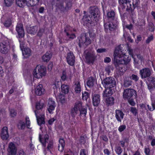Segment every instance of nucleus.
<instances>
[{
	"instance_id": "1",
	"label": "nucleus",
	"mask_w": 155,
	"mask_h": 155,
	"mask_svg": "<svg viewBox=\"0 0 155 155\" xmlns=\"http://www.w3.org/2000/svg\"><path fill=\"white\" fill-rule=\"evenodd\" d=\"M123 50L121 51L120 49V47L117 48L114 53V64L117 67L118 66L119 69V74H122V73L126 71L125 68H122L123 64L128 63L130 61L131 57L134 58L132 55V50L130 48H128L127 51H125Z\"/></svg>"
},
{
	"instance_id": "2",
	"label": "nucleus",
	"mask_w": 155,
	"mask_h": 155,
	"mask_svg": "<svg viewBox=\"0 0 155 155\" xmlns=\"http://www.w3.org/2000/svg\"><path fill=\"white\" fill-rule=\"evenodd\" d=\"M61 84V82L59 79L56 78L52 85L54 89V93L55 94L57 99L62 104L65 103L64 96L68 94L69 91L68 86L63 84L61 86V92L59 95L57 93V90L58 91V87Z\"/></svg>"
},
{
	"instance_id": "3",
	"label": "nucleus",
	"mask_w": 155,
	"mask_h": 155,
	"mask_svg": "<svg viewBox=\"0 0 155 155\" xmlns=\"http://www.w3.org/2000/svg\"><path fill=\"white\" fill-rule=\"evenodd\" d=\"M78 110L80 111V116L81 118L85 119L87 114V109L82 108L81 103H78L75 104L74 107L71 110V114L72 116H75Z\"/></svg>"
},
{
	"instance_id": "4",
	"label": "nucleus",
	"mask_w": 155,
	"mask_h": 155,
	"mask_svg": "<svg viewBox=\"0 0 155 155\" xmlns=\"http://www.w3.org/2000/svg\"><path fill=\"white\" fill-rule=\"evenodd\" d=\"M39 140L43 146H45L47 145V149L50 150L53 148V141L49 139V136L47 134L42 133L40 134Z\"/></svg>"
},
{
	"instance_id": "5",
	"label": "nucleus",
	"mask_w": 155,
	"mask_h": 155,
	"mask_svg": "<svg viewBox=\"0 0 155 155\" xmlns=\"http://www.w3.org/2000/svg\"><path fill=\"white\" fill-rule=\"evenodd\" d=\"M40 0H16L17 5L20 7H23L25 5L28 7H32L38 4Z\"/></svg>"
},
{
	"instance_id": "6",
	"label": "nucleus",
	"mask_w": 155,
	"mask_h": 155,
	"mask_svg": "<svg viewBox=\"0 0 155 155\" xmlns=\"http://www.w3.org/2000/svg\"><path fill=\"white\" fill-rule=\"evenodd\" d=\"M16 31L18 33V38L19 43L24 41L25 33L22 24L20 23L18 24L16 28Z\"/></svg>"
},
{
	"instance_id": "7",
	"label": "nucleus",
	"mask_w": 155,
	"mask_h": 155,
	"mask_svg": "<svg viewBox=\"0 0 155 155\" xmlns=\"http://www.w3.org/2000/svg\"><path fill=\"white\" fill-rule=\"evenodd\" d=\"M102 84L105 88L112 87L115 85V81L114 78H107L103 81Z\"/></svg>"
},
{
	"instance_id": "8",
	"label": "nucleus",
	"mask_w": 155,
	"mask_h": 155,
	"mask_svg": "<svg viewBox=\"0 0 155 155\" xmlns=\"http://www.w3.org/2000/svg\"><path fill=\"white\" fill-rule=\"evenodd\" d=\"M25 122L23 120H20L18 122L17 126L19 129H23L25 128L26 126L28 127L30 126L31 122L28 116H25Z\"/></svg>"
},
{
	"instance_id": "9",
	"label": "nucleus",
	"mask_w": 155,
	"mask_h": 155,
	"mask_svg": "<svg viewBox=\"0 0 155 155\" xmlns=\"http://www.w3.org/2000/svg\"><path fill=\"white\" fill-rule=\"evenodd\" d=\"M25 47L24 41H22L20 43V48L22 51L23 55L25 58H27L31 54V51L29 48Z\"/></svg>"
},
{
	"instance_id": "10",
	"label": "nucleus",
	"mask_w": 155,
	"mask_h": 155,
	"mask_svg": "<svg viewBox=\"0 0 155 155\" xmlns=\"http://www.w3.org/2000/svg\"><path fill=\"white\" fill-rule=\"evenodd\" d=\"M37 118V122L39 125L41 126L44 124L45 121V114L44 112H42L41 113L38 114V111H35Z\"/></svg>"
},
{
	"instance_id": "11",
	"label": "nucleus",
	"mask_w": 155,
	"mask_h": 155,
	"mask_svg": "<svg viewBox=\"0 0 155 155\" xmlns=\"http://www.w3.org/2000/svg\"><path fill=\"white\" fill-rule=\"evenodd\" d=\"M136 92L133 89L125 90L123 94V97L125 98L129 99L132 97H136Z\"/></svg>"
},
{
	"instance_id": "12",
	"label": "nucleus",
	"mask_w": 155,
	"mask_h": 155,
	"mask_svg": "<svg viewBox=\"0 0 155 155\" xmlns=\"http://www.w3.org/2000/svg\"><path fill=\"white\" fill-rule=\"evenodd\" d=\"M10 47L8 41L0 43V51L3 53H7L9 50Z\"/></svg>"
},
{
	"instance_id": "13",
	"label": "nucleus",
	"mask_w": 155,
	"mask_h": 155,
	"mask_svg": "<svg viewBox=\"0 0 155 155\" xmlns=\"http://www.w3.org/2000/svg\"><path fill=\"white\" fill-rule=\"evenodd\" d=\"M56 106L54 100L52 98L49 99L47 105V110L50 114H52Z\"/></svg>"
},
{
	"instance_id": "14",
	"label": "nucleus",
	"mask_w": 155,
	"mask_h": 155,
	"mask_svg": "<svg viewBox=\"0 0 155 155\" xmlns=\"http://www.w3.org/2000/svg\"><path fill=\"white\" fill-rule=\"evenodd\" d=\"M35 92L37 95L41 96L45 93V90L43 87V85L40 84L36 86Z\"/></svg>"
},
{
	"instance_id": "15",
	"label": "nucleus",
	"mask_w": 155,
	"mask_h": 155,
	"mask_svg": "<svg viewBox=\"0 0 155 155\" xmlns=\"http://www.w3.org/2000/svg\"><path fill=\"white\" fill-rule=\"evenodd\" d=\"M1 137L3 140H6L9 138V134L8 129L7 127H4L2 129L1 133Z\"/></svg>"
},
{
	"instance_id": "16",
	"label": "nucleus",
	"mask_w": 155,
	"mask_h": 155,
	"mask_svg": "<svg viewBox=\"0 0 155 155\" xmlns=\"http://www.w3.org/2000/svg\"><path fill=\"white\" fill-rule=\"evenodd\" d=\"M67 60L68 64L71 66H73L75 62V58L72 53H68L67 57Z\"/></svg>"
},
{
	"instance_id": "17",
	"label": "nucleus",
	"mask_w": 155,
	"mask_h": 155,
	"mask_svg": "<svg viewBox=\"0 0 155 155\" xmlns=\"http://www.w3.org/2000/svg\"><path fill=\"white\" fill-rule=\"evenodd\" d=\"M8 150L9 155H15L16 154L17 149L15 145L13 143H9Z\"/></svg>"
},
{
	"instance_id": "18",
	"label": "nucleus",
	"mask_w": 155,
	"mask_h": 155,
	"mask_svg": "<svg viewBox=\"0 0 155 155\" xmlns=\"http://www.w3.org/2000/svg\"><path fill=\"white\" fill-rule=\"evenodd\" d=\"M38 71L39 74V76H41V78L46 75L47 71L46 68L41 65H37Z\"/></svg>"
},
{
	"instance_id": "19",
	"label": "nucleus",
	"mask_w": 155,
	"mask_h": 155,
	"mask_svg": "<svg viewBox=\"0 0 155 155\" xmlns=\"http://www.w3.org/2000/svg\"><path fill=\"white\" fill-rule=\"evenodd\" d=\"M147 83L150 90L152 88L155 87V78L150 77L148 79Z\"/></svg>"
},
{
	"instance_id": "20",
	"label": "nucleus",
	"mask_w": 155,
	"mask_h": 155,
	"mask_svg": "<svg viewBox=\"0 0 155 155\" xmlns=\"http://www.w3.org/2000/svg\"><path fill=\"white\" fill-rule=\"evenodd\" d=\"M140 74L142 78H146L150 75V71L148 68H144L140 70Z\"/></svg>"
},
{
	"instance_id": "21",
	"label": "nucleus",
	"mask_w": 155,
	"mask_h": 155,
	"mask_svg": "<svg viewBox=\"0 0 155 155\" xmlns=\"http://www.w3.org/2000/svg\"><path fill=\"white\" fill-rule=\"evenodd\" d=\"M100 102V96L99 94H95L92 97V103L94 106H98Z\"/></svg>"
},
{
	"instance_id": "22",
	"label": "nucleus",
	"mask_w": 155,
	"mask_h": 155,
	"mask_svg": "<svg viewBox=\"0 0 155 155\" xmlns=\"http://www.w3.org/2000/svg\"><path fill=\"white\" fill-rule=\"evenodd\" d=\"M112 87H108L105 88V90L104 91L103 93V97L105 99L107 97H109L112 95L113 93V91Z\"/></svg>"
},
{
	"instance_id": "23",
	"label": "nucleus",
	"mask_w": 155,
	"mask_h": 155,
	"mask_svg": "<svg viewBox=\"0 0 155 155\" xmlns=\"http://www.w3.org/2000/svg\"><path fill=\"white\" fill-rule=\"evenodd\" d=\"M124 114L122 111L119 110H116L115 117L118 121L120 122L123 118Z\"/></svg>"
},
{
	"instance_id": "24",
	"label": "nucleus",
	"mask_w": 155,
	"mask_h": 155,
	"mask_svg": "<svg viewBox=\"0 0 155 155\" xmlns=\"http://www.w3.org/2000/svg\"><path fill=\"white\" fill-rule=\"evenodd\" d=\"M44 106V104L43 102H38L37 103L36 105V107L37 110L35 111H38V114L41 113L43 112L41 110L42 109Z\"/></svg>"
},
{
	"instance_id": "25",
	"label": "nucleus",
	"mask_w": 155,
	"mask_h": 155,
	"mask_svg": "<svg viewBox=\"0 0 155 155\" xmlns=\"http://www.w3.org/2000/svg\"><path fill=\"white\" fill-rule=\"evenodd\" d=\"M117 27V25H113L112 23H106L104 24V27L107 29H109L110 31H112Z\"/></svg>"
},
{
	"instance_id": "26",
	"label": "nucleus",
	"mask_w": 155,
	"mask_h": 155,
	"mask_svg": "<svg viewBox=\"0 0 155 155\" xmlns=\"http://www.w3.org/2000/svg\"><path fill=\"white\" fill-rule=\"evenodd\" d=\"M58 150L61 152L63 151L64 147V140L62 139H60L59 140Z\"/></svg>"
},
{
	"instance_id": "27",
	"label": "nucleus",
	"mask_w": 155,
	"mask_h": 155,
	"mask_svg": "<svg viewBox=\"0 0 155 155\" xmlns=\"http://www.w3.org/2000/svg\"><path fill=\"white\" fill-rule=\"evenodd\" d=\"M51 56L52 55L51 53L47 52L42 57V59L44 61L48 62L50 59Z\"/></svg>"
},
{
	"instance_id": "28",
	"label": "nucleus",
	"mask_w": 155,
	"mask_h": 155,
	"mask_svg": "<svg viewBox=\"0 0 155 155\" xmlns=\"http://www.w3.org/2000/svg\"><path fill=\"white\" fill-rule=\"evenodd\" d=\"M38 68L37 66L34 69L32 73L33 76L35 78L37 79H40L41 78V76H39V72L38 71Z\"/></svg>"
},
{
	"instance_id": "29",
	"label": "nucleus",
	"mask_w": 155,
	"mask_h": 155,
	"mask_svg": "<svg viewBox=\"0 0 155 155\" xmlns=\"http://www.w3.org/2000/svg\"><path fill=\"white\" fill-rule=\"evenodd\" d=\"M74 90L76 93H80L81 91V87L80 82H77L75 84Z\"/></svg>"
},
{
	"instance_id": "30",
	"label": "nucleus",
	"mask_w": 155,
	"mask_h": 155,
	"mask_svg": "<svg viewBox=\"0 0 155 155\" xmlns=\"http://www.w3.org/2000/svg\"><path fill=\"white\" fill-rule=\"evenodd\" d=\"M95 80L92 78H88L87 82V85L89 87L92 86L94 84V83Z\"/></svg>"
},
{
	"instance_id": "31",
	"label": "nucleus",
	"mask_w": 155,
	"mask_h": 155,
	"mask_svg": "<svg viewBox=\"0 0 155 155\" xmlns=\"http://www.w3.org/2000/svg\"><path fill=\"white\" fill-rule=\"evenodd\" d=\"M92 11L91 12V15L94 16V18L97 17L98 15V9L96 8H92Z\"/></svg>"
},
{
	"instance_id": "32",
	"label": "nucleus",
	"mask_w": 155,
	"mask_h": 155,
	"mask_svg": "<svg viewBox=\"0 0 155 155\" xmlns=\"http://www.w3.org/2000/svg\"><path fill=\"white\" fill-rule=\"evenodd\" d=\"M37 30L34 27L28 28L27 29L28 33L31 34H34L36 31Z\"/></svg>"
},
{
	"instance_id": "33",
	"label": "nucleus",
	"mask_w": 155,
	"mask_h": 155,
	"mask_svg": "<svg viewBox=\"0 0 155 155\" xmlns=\"http://www.w3.org/2000/svg\"><path fill=\"white\" fill-rule=\"evenodd\" d=\"M105 99L106 102L107 104H113L114 103V98L112 97H108Z\"/></svg>"
},
{
	"instance_id": "34",
	"label": "nucleus",
	"mask_w": 155,
	"mask_h": 155,
	"mask_svg": "<svg viewBox=\"0 0 155 155\" xmlns=\"http://www.w3.org/2000/svg\"><path fill=\"white\" fill-rule=\"evenodd\" d=\"M107 15L108 20H110V18L111 20H113L115 14H114V12L111 11L108 13Z\"/></svg>"
},
{
	"instance_id": "35",
	"label": "nucleus",
	"mask_w": 155,
	"mask_h": 155,
	"mask_svg": "<svg viewBox=\"0 0 155 155\" xmlns=\"http://www.w3.org/2000/svg\"><path fill=\"white\" fill-rule=\"evenodd\" d=\"M14 0H4V4L7 6H11L14 2Z\"/></svg>"
},
{
	"instance_id": "36",
	"label": "nucleus",
	"mask_w": 155,
	"mask_h": 155,
	"mask_svg": "<svg viewBox=\"0 0 155 155\" xmlns=\"http://www.w3.org/2000/svg\"><path fill=\"white\" fill-rule=\"evenodd\" d=\"M10 115L11 117H14L15 116L17 113L15 110L14 109H10L9 110Z\"/></svg>"
},
{
	"instance_id": "37",
	"label": "nucleus",
	"mask_w": 155,
	"mask_h": 155,
	"mask_svg": "<svg viewBox=\"0 0 155 155\" xmlns=\"http://www.w3.org/2000/svg\"><path fill=\"white\" fill-rule=\"evenodd\" d=\"M89 97V94L87 92H84L82 93V97L84 100H87V99Z\"/></svg>"
},
{
	"instance_id": "38",
	"label": "nucleus",
	"mask_w": 155,
	"mask_h": 155,
	"mask_svg": "<svg viewBox=\"0 0 155 155\" xmlns=\"http://www.w3.org/2000/svg\"><path fill=\"white\" fill-rule=\"evenodd\" d=\"M115 151L118 154H120L122 151V149L120 147H116Z\"/></svg>"
},
{
	"instance_id": "39",
	"label": "nucleus",
	"mask_w": 155,
	"mask_h": 155,
	"mask_svg": "<svg viewBox=\"0 0 155 155\" xmlns=\"http://www.w3.org/2000/svg\"><path fill=\"white\" fill-rule=\"evenodd\" d=\"M125 125H121L118 128V130L120 132H121L124 130L126 129Z\"/></svg>"
},
{
	"instance_id": "40",
	"label": "nucleus",
	"mask_w": 155,
	"mask_h": 155,
	"mask_svg": "<svg viewBox=\"0 0 155 155\" xmlns=\"http://www.w3.org/2000/svg\"><path fill=\"white\" fill-rule=\"evenodd\" d=\"M131 111L133 114L134 115H136L137 113V110L135 108L131 107Z\"/></svg>"
},
{
	"instance_id": "41",
	"label": "nucleus",
	"mask_w": 155,
	"mask_h": 155,
	"mask_svg": "<svg viewBox=\"0 0 155 155\" xmlns=\"http://www.w3.org/2000/svg\"><path fill=\"white\" fill-rule=\"evenodd\" d=\"M11 22L10 20L6 21L4 23V25L6 27H9L11 24Z\"/></svg>"
},
{
	"instance_id": "42",
	"label": "nucleus",
	"mask_w": 155,
	"mask_h": 155,
	"mask_svg": "<svg viewBox=\"0 0 155 155\" xmlns=\"http://www.w3.org/2000/svg\"><path fill=\"white\" fill-rule=\"evenodd\" d=\"M148 29L150 31H153L154 30V27L153 26V23L150 24L149 25Z\"/></svg>"
},
{
	"instance_id": "43",
	"label": "nucleus",
	"mask_w": 155,
	"mask_h": 155,
	"mask_svg": "<svg viewBox=\"0 0 155 155\" xmlns=\"http://www.w3.org/2000/svg\"><path fill=\"white\" fill-rule=\"evenodd\" d=\"M61 78L64 81L67 78L66 73L65 72H64L62 74V75L61 76Z\"/></svg>"
},
{
	"instance_id": "44",
	"label": "nucleus",
	"mask_w": 155,
	"mask_h": 155,
	"mask_svg": "<svg viewBox=\"0 0 155 155\" xmlns=\"http://www.w3.org/2000/svg\"><path fill=\"white\" fill-rule=\"evenodd\" d=\"M153 39V37L152 35L150 36L148 38V39L146 40L147 43H149Z\"/></svg>"
},
{
	"instance_id": "45",
	"label": "nucleus",
	"mask_w": 155,
	"mask_h": 155,
	"mask_svg": "<svg viewBox=\"0 0 155 155\" xmlns=\"http://www.w3.org/2000/svg\"><path fill=\"white\" fill-rule=\"evenodd\" d=\"M121 144L123 147H126L125 145L127 144V143L126 141H121Z\"/></svg>"
},
{
	"instance_id": "46",
	"label": "nucleus",
	"mask_w": 155,
	"mask_h": 155,
	"mask_svg": "<svg viewBox=\"0 0 155 155\" xmlns=\"http://www.w3.org/2000/svg\"><path fill=\"white\" fill-rule=\"evenodd\" d=\"M129 103L131 105L134 106L135 104V102L134 101L133 99H130L128 101Z\"/></svg>"
},
{
	"instance_id": "47",
	"label": "nucleus",
	"mask_w": 155,
	"mask_h": 155,
	"mask_svg": "<svg viewBox=\"0 0 155 155\" xmlns=\"http://www.w3.org/2000/svg\"><path fill=\"white\" fill-rule=\"evenodd\" d=\"M67 35L70 38L73 39L75 37V35L74 34L70 35L67 33Z\"/></svg>"
},
{
	"instance_id": "48",
	"label": "nucleus",
	"mask_w": 155,
	"mask_h": 155,
	"mask_svg": "<svg viewBox=\"0 0 155 155\" xmlns=\"http://www.w3.org/2000/svg\"><path fill=\"white\" fill-rule=\"evenodd\" d=\"M131 78L133 80L137 81L138 79V78L137 76L135 75H132L131 76Z\"/></svg>"
},
{
	"instance_id": "49",
	"label": "nucleus",
	"mask_w": 155,
	"mask_h": 155,
	"mask_svg": "<svg viewBox=\"0 0 155 155\" xmlns=\"http://www.w3.org/2000/svg\"><path fill=\"white\" fill-rule=\"evenodd\" d=\"M55 120V119L54 118H51L48 121V123L50 125L52 124Z\"/></svg>"
},
{
	"instance_id": "50",
	"label": "nucleus",
	"mask_w": 155,
	"mask_h": 155,
	"mask_svg": "<svg viewBox=\"0 0 155 155\" xmlns=\"http://www.w3.org/2000/svg\"><path fill=\"white\" fill-rule=\"evenodd\" d=\"M150 151V149L148 148L145 149L144 152L146 155H149Z\"/></svg>"
},
{
	"instance_id": "51",
	"label": "nucleus",
	"mask_w": 155,
	"mask_h": 155,
	"mask_svg": "<svg viewBox=\"0 0 155 155\" xmlns=\"http://www.w3.org/2000/svg\"><path fill=\"white\" fill-rule=\"evenodd\" d=\"M147 106L148 107V109L150 110H153L155 109V106L153 104H152V107H149V105H147Z\"/></svg>"
},
{
	"instance_id": "52",
	"label": "nucleus",
	"mask_w": 155,
	"mask_h": 155,
	"mask_svg": "<svg viewBox=\"0 0 155 155\" xmlns=\"http://www.w3.org/2000/svg\"><path fill=\"white\" fill-rule=\"evenodd\" d=\"M111 61V59L109 57H106L104 59L105 62H109Z\"/></svg>"
},
{
	"instance_id": "53",
	"label": "nucleus",
	"mask_w": 155,
	"mask_h": 155,
	"mask_svg": "<svg viewBox=\"0 0 155 155\" xmlns=\"http://www.w3.org/2000/svg\"><path fill=\"white\" fill-rule=\"evenodd\" d=\"M142 39V38L140 35H138L137 36V39L136 40V41L137 43H138L139 41H140Z\"/></svg>"
},
{
	"instance_id": "54",
	"label": "nucleus",
	"mask_w": 155,
	"mask_h": 155,
	"mask_svg": "<svg viewBox=\"0 0 155 155\" xmlns=\"http://www.w3.org/2000/svg\"><path fill=\"white\" fill-rule=\"evenodd\" d=\"M91 43V41L88 39H86V40L84 44L86 45H88Z\"/></svg>"
},
{
	"instance_id": "55",
	"label": "nucleus",
	"mask_w": 155,
	"mask_h": 155,
	"mask_svg": "<svg viewBox=\"0 0 155 155\" xmlns=\"http://www.w3.org/2000/svg\"><path fill=\"white\" fill-rule=\"evenodd\" d=\"M105 51V50L104 49H99L97 50V51L98 53H101L103 52H104Z\"/></svg>"
},
{
	"instance_id": "56",
	"label": "nucleus",
	"mask_w": 155,
	"mask_h": 155,
	"mask_svg": "<svg viewBox=\"0 0 155 155\" xmlns=\"http://www.w3.org/2000/svg\"><path fill=\"white\" fill-rule=\"evenodd\" d=\"M140 107L142 109H145L146 106L145 104H140L139 105Z\"/></svg>"
},
{
	"instance_id": "57",
	"label": "nucleus",
	"mask_w": 155,
	"mask_h": 155,
	"mask_svg": "<svg viewBox=\"0 0 155 155\" xmlns=\"http://www.w3.org/2000/svg\"><path fill=\"white\" fill-rule=\"evenodd\" d=\"M80 155H86L85 150H81Z\"/></svg>"
},
{
	"instance_id": "58",
	"label": "nucleus",
	"mask_w": 155,
	"mask_h": 155,
	"mask_svg": "<svg viewBox=\"0 0 155 155\" xmlns=\"http://www.w3.org/2000/svg\"><path fill=\"white\" fill-rule=\"evenodd\" d=\"M119 3L120 4H123L126 3L127 2L126 0H119Z\"/></svg>"
},
{
	"instance_id": "59",
	"label": "nucleus",
	"mask_w": 155,
	"mask_h": 155,
	"mask_svg": "<svg viewBox=\"0 0 155 155\" xmlns=\"http://www.w3.org/2000/svg\"><path fill=\"white\" fill-rule=\"evenodd\" d=\"M18 155H25V153L22 150L19 151Z\"/></svg>"
},
{
	"instance_id": "60",
	"label": "nucleus",
	"mask_w": 155,
	"mask_h": 155,
	"mask_svg": "<svg viewBox=\"0 0 155 155\" xmlns=\"http://www.w3.org/2000/svg\"><path fill=\"white\" fill-rule=\"evenodd\" d=\"M151 144L152 146L155 145V139H153L152 140Z\"/></svg>"
},
{
	"instance_id": "61",
	"label": "nucleus",
	"mask_w": 155,
	"mask_h": 155,
	"mask_svg": "<svg viewBox=\"0 0 155 155\" xmlns=\"http://www.w3.org/2000/svg\"><path fill=\"white\" fill-rule=\"evenodd\" d=\"M44 10V8L41 7L39 9V12L40 13H43Z\"/></svg>"
},
{
	"instance_id": "62",
	"label": "nucleus",
	"mask_w": 155,
	"mask_h": 155,
	"mask_svg": "<svg viewBox=\"0 0 155 155\" xmlns=\"http://www.w3.org/2000/svg\"><path fill=\"white\" fill-rule=\"evenodd\" d=\"M104 153H106L107 155L109 154V151L107 149H105L104 150Z\"/></svg>"
},
{
	"instance_id": "63",
	"label": "nucleus",
	"mask_w": 155,
	"mask_h": 155,
	"mask_svg": "<svg viewBox=\"0 0 155 155\" xmlns=\"http://www.w3.org/2000/svg\"><path fill=\"white\" fill-rule=\"evenodd\" d=\"M151 15L153 17V18L155 20V12L152 11L151 12Z\"/></svg>"
},
{
	"instance_id": "64",
	"label": "nucleus",
	"mask_w": 155,
	"mask_h": 155,
	"mask_svg": "<svg viewBox=\"0 0 155 155\" xmlns=\"http://www.w3.org/2000/svg\"><path fill=\"white\" fill-rule=\"evenodd\" d=\"M126 27L130 30L132 28V25H130L129 26H126Z\"/></svg>"
}]
</instances>
